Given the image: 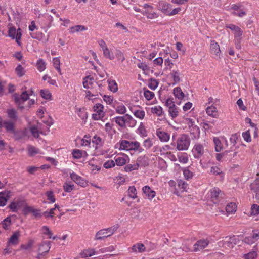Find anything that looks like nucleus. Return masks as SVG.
Returning a JSON list of instances; mask_svg holds the SVG:
<instances>
[{
	"label": "nucleus",
	"mask_w": 259,
	"mask_h": 259,
	"mask_svg": "<svg viewBox=\"0 0 259 259\" xmlns=\"http://www.w3.org/2000/svg\"><path fill=\"white\" fill-rule=\"evenodd\" d=\"M144 95L147 100H150L154 97V93L149 90H145Z\"/></svg>",
	"instance_id": "obj_60"
},
{
	"label": "nucleus",
	"mask_w": 259,
	"mask_h": 259,
	"mask_svg": "<svg viewBox=\"0 0 259 259\" xmlns=\"http://www.w3.org/2000/svg\"><path fill=\"white\" fill-rule=\"evenodd\" d=\"M210 174L215 175H220L221 177H223L222 171L217 166H212L211 167Z\"/></svg>",
	"instance_id": "obj_45"
},
{
	"label": "nucleus",
	"mask_w": 259,
	"mask_h": 259,
	"mask_svg": "<svg viewBox=\"0 0 259 259\" xmlns=\"http://www.w3.org/2000/svg\"><path fill=\"white\" fill-rule=\"evenodd\" d=\"M146 248L142 243H137L131 248V251L135 253H142L145 251Z\"/></svg>",
	"instance_id": "obj_25"
},
{
	"label": "nucleus",
	"mask_w": 259,
	"mask_h": 259,
	"mask_svg": "<svg viewBox=\"0 0 259 259\" xmlns=\"http://www.w3.org/2000/svg\"><path fill=\"white\" fill-rule=\"evenodd\" d=\"M152 113L156 114L158 116H161L163 114L162 108L160 106H155L151 108Z\"/></svg>",
	"instance_id": "obj_37"
},
{
	"label": "nucleus",
	"mask_w": 259,
	"mask_h": 259,
	"mask_svg": "<svg viewBox=\"0 0 259 259\" xmlns=\"http://www.w3.org/2000/svg\"><path fill=\"white\" fill-rule=\"evenodd\" d=\"M221 191L217 187L211 189L208 193V197L214 203H218L219 198L221 196Z\"/></svg>",
	"instance_id": "obj_12"
},
{
	"label": "nucleus",
	"mask_w": 259,
	"mask_h": 259,
	"mask_svg": "<svg viewBox=\"0 0 259 259\" xmlns=\"http://www.w3.org/2000/svg\"><path fill=\"white\" fill-rule=\"evenodd\" d=\"M27 150L28 155L30 156H33L37 154L41 153L39 149L32 145H28Z\"/></svg>",
	"instance_id": "obj_36"
},
{
	"label": "nucleus",
	"mask_w": 259,
	"mask_h": 259,
	"mask_svg": "<svg viewBox=\"0 0 259 259\" xmlns=\"http://www.w3.org/2000/svg\"><path fill=\"white\" fill-rule=\"evenodd\" d=\"M143 7L144 10L143 11L142 14L147 18L153 19L157 18L159 16L158 14L153 10V7L152 6L145 4Z\"/></svg>",
	"instance_id": "obj_10"
},
{
	"label": "nucleus",
	"mask_w": 259,
	"mask_h": 259,
	"mask_svg": "<svg viewBox=\"0 0 259 259\" xmlns=\"http://www.w3.org/2000/svg\"><path fill=\"white\" fill-rule=\"evenodd\" d=\"M178 186L179 188L182 191H187L188 184L185 181L182 180H179L178 182Z\"/></svg>",
	"instance_id": "obj_46"
},
{
	"label": "nucleus",
	"mask_w": 259,
	"mask_h": 259,
	"mask_svg": "<svg viewBox=\"0 0 259 259\" xmlns=\"http://www.w3.org/2000/svg\"><path fill=\"white\" fill-rule=\"evenodd\" d=\"M113 124L108 122L106 123L105 125V131L108 133V134L111 133L113 131H115L114 129L113 128Z\"/></svg>",
	"instance_id": "obj_63"
},
{
	"label": "nucleus",
	"mask_w": 259,
	"mask_h": 259,
	"mask_svg": "<svg viewBox=\"0 0 259 259\" xmlns=\"http://www.w3.org/2000/svg\"><path fill=\"white\" fill-rule=\"evenodd\" d=\"M15 71L17 75L19 77H21L24 74V69L21 65L17 66L15 69Z\"/></svg>",
	"instance_id": "obj_61"
},
{
	"label": "nucleus",
	"mask_w": 259,
	"mask_h": 259,
	"mask_svg": "<svg viewBox=\"0 0 259 259\" xmlns=\"http://www.w3.org/2000/svg\"><path fill=\"white\" fill-rule=\"evenodd\" d=\"M41 231L43 234L49 236V238H52V233L49 228L46 226H44L41 228Z\"/></svg>",
	"instance_id": "obj_59"
},
{
	"label": "nucleus",
	"mask_w": 259,
	"mask_h": 259,
	"mask_svg": "<svg viewBox=\"0 0 259 259\" xmlns=\"http://www.w3.org/2000/svg\"><path fill=\"white\" fill-rule=\"evenodd\" d=\"M51 248L50 242H44L40 245L38 258L40 259L41 256L48 252Z\"/></svg>",
	"instance_id": "obj_17"
},
{
	"label": "nucleus",
	"mask_w": 259,
	"mask_h": 259,
	"mask_svg": "<svg viewBox=\"0 0 259 259\" xmlns=\"http://www.w3.org/2000/svg\"><path fill=\"white\" fill-rule=\"evenodd\" d=\"M210 52L216 56H219L221 53L220 46L217 42L212 40L210 45Z\"/></svg>",
	"instance_id": "obj_21"
},
{
	"label": "nucleus",
	"mask_w": 259,
	"mask_h": 259,
	"mask_svg": "<svg viewBox=\"0 0 259 259\" xmlns=\"http://www.w3.org/2000/svg\"><path fill=\"white\" fill-rule=\"evenodd\" d=\"M7 113L8 117L11 119L16 120L17 119V112L14 109H8Z\"/></svg>",
	"instance_id": "obj_44"
},
{
	"label": "nucleus",
	"mask_w": 259,
	"mask_h": 259,
	"mask_svg": "<svg viewBox=\"0 0 259 259\" xmlns=\"http://www.w3.org/2000/svg\"><path fill=\"white\" fill-rule=\"evenodd\" d=\"M173 94L175 97L178 99H182L184 97V94L180 87L175 88L173 90Z\"/></svg>",
	"instance_id": "obj_35"
},
{
	"label": "nucleus",
	"mask_w": 259,
	"mask_h": 259,
	"mask_svg": "<svg viewBox=\"0 0 259 259\" xmlns=\"http://www.w3.org/2000/svg\"><path fill=\"white\" fill-rule=\"evenodd\" d=\"M115 165V163L114 160H108L105 162L103 164V167L106 169H109L112 167H114Z\"/></svg>",
	"instance_id": "obj_56"
},
{
	"label": "nucleus",
	"mask_w": 259,
	"mask_h": 259,
	"mask_svg": "<svg viewBox=\"0 0 259 259\" xmlns=\"http://www.w3.org/2000/svg\"><path fill=\"white\" fill-rule=\"evenodd\" d=\"M243 241L248 244L252 245L256 242L259 243V230H253L248 236L245 237Z\"/></svg>",
	"instance_id": "obj_11"
},
{
	"label": "nucleus",
	"mask_w": 259,
	"mask_h": 259,
	"mask_svg": "<svg viewBox=\"0 0 259 259\" xmlns=\"http://www.w3.org/2000/svg\"><path fill=\"white\" fill-rule=\"evenodd\" d=\"M158 84L159 82L156 79L151 78L149 82L148 87L152 90H155L158 87Z\"/></svg>",
	"instance_id": "obj_48"
},
{
	"label": "nucleus",
	"mask_w": 259,
	"mask_h": 259,
	"mask_svg": "<svg viewBox=\"0 0 259 259\" xmlns=\"http://www.w3.org/2000/svg\"><path fill=\"white\" fill-rule=\"evenodd\" d=\"M36 66L37 69L40 72L44 71L46 68L45 63L42 59H39L37 60Z\"/></svg>",
	"instance_id": "obj_49"
},
{
	"label": "nucleus",
	"mask_w": 259,
	"mask_h": 259,
	"mask_svg": "<svg viewBox=\"0 0 259 259\" xmlns=\"http://www.w3.org/2000/svg\"><path fill=\"white\" fill-rule=\"evenodd\" d=\"M46 195L47 196L48 199L50 201L51 203H54L55 202L56 199L54 197L53 191H49L46 192Z\"/></svg>",
	"instance_id": "obj_55"
},
{
	"label": "nucleus",
	"mask_w": 259,
	"mask_h": 259,
	"mask_svg": "<svg viewBox=\"0 0 259 259\" xmlns=\"http://www.w3.org/2000/svg\"><path fill=\"white\" fill-rule=\"evenodd\" d=\"M88 28L83 25H77L72 26L70 28V33H73L80 31H85Z\"/></svg>",
	"instance_id": "obj_34"
},
{
	"label": "nucleus",
	"mask_w": 259,
	"mask_h": 259,
	"mask_svg": "<svg viewBox=\"0 0 259 259\" xmlns=\"http://www.w3.org/2000/svg\"><path fill=\"white\" fill-rule=\"evenodd\" d=\"M114 108L116 112L119 114H124L127 111L125 106L122 103H118L114 106Z\"/></svg>",
	"instance_id": "obj_33"
},
{
	"label": "nucleus",
	"mask_w": 259,
	"mask_h": 259,
	"mask_svg": "<svg viewBox=\"0 0 259 259\" xmlns=\"http://www.w3.org/2000/svg\"><path fill=\"white\" fill-rule=\"evenodd\" d=\"M20 232L19 231H15L12 235L8 239L7 243V246L4 249V254H9L11 252V246H16L19 242Z\"/></svg>",
	"instance_id": "obj_4"
},
{
	"label": "nucleus",
	"mask_w": 259,
	"mask_h": 259,
	"mask_svg": "<svg viewBox=\"0 0 259 259\" xmlns=\"http://www.w3.org/2000/svg\"><path fill=\"white\" fill-rule=\"evenodd\" d=\"M153 145V143L151 140L150 139H146L144 141L143 143V146L144 148L146 149H149Z\"/></svg>",
	"instance_id": "obj_64"
},
{
	"label": "nucleus",
	"mask_w": 259,
	"mask_h": 259,
	"mask_svg": "<svg viewBox=\"0 0 259 259\" xmlns=\"http://www.w3.org/2000/svg\"><path fill=\"white\" fill-rule=\"evenodd\" d=\"M172 250L173 253L175 254L180 255L182 253L183 251L187 252L190 251V249L187 245H184L183 247H179V245H175V246H173Z\"/></svg>",
	"instance_id": "obj_22"
},
{
	"label": "nucleus",
	"mask_w": 259,
	"mask_h": 259,
	"mask_svg": "<svg viewBox=\"0 0 259 259\" xmlns=\"http://www.w3.org/2000/svg\"><path fill=\"white\" fill-rule=\"evenodd\" d=\"M192 151L194 157L196 158H199L202 156L204 153L203 146L200 144H195L193 147Z\"/></svg>",
	"instance_id": "obj_16"
},
{
	"label": "nucleus",
	"mask_w": 259,
	"mask_h": 259,
	"mask_svg": "<svg viewBox=\"0 0 259 259\" xmlns=\"http://www.w3.org/2000/svg\"><path fill=\"white\" fill-rule=\"evenodd\" d=\"M74 188V185L70 182H66L63 185V189L66 192H71Z\"/></svg>",
	"instance_id": "obj_43"
},
{
	"label": "nucleus",
	"mask_w": 259,
	"mask_h": 259,
	"mask_svg": "<svg viewBox=\"0 0 259 259\" xmlns=\"http://www.w3.org/2000/svg\"><path fill=\"white\" fill-rule=\"evenodd\" d=\"M115 123L121 127H134L137 124V121L130 115L125 114L122 116H117L113 118Z\"/></svg>",
	"instance_id": "obj_3"
},
{
	"label": "nucleus",
	"mask_w": 259,
	"mask_h": 259,
	"mask_svg": "<svg viewBox=\"0 0 259 259\" xmlns=\"http://www.w3.org/2000/svg\"><path fill=\"white\" fill-rule=\"evenodd\" d=\"M103 55L105 58L110 60H112L114 59L113 54L110 51L109 48L105 50V52H103Z\"/></svg>",
	"instance_id": "obj_58"
},
{
	"label": "nucleus",
	"mask_w": 259,
	"mask_h": 259,
	"mask_svg": "<svg viewBox=\"0 0 259 259\" xmlns=\"http://www.w3.org/2000/svg\"><path fill=\"white\" fill-rule=\"evenodd\" d=\"M92 142L95 145V148L97 149L103 146L104 143V140L97 135H96L93 137Z\"/></svg>",
	"instance_id": "obj_27"
},
{
	"label": "nucleus",
	"mask_w": 259,
	"mask_h": 259,
	"mask_svg": "<svg viewBox=\"0 0 259 259\" xmlns=\"http://www.w3.org/2000/svg\"><path fill=\"white\" fill-rule=\"evenodd\" d=\"M130 110L136 117L140 120L143 119L145 116V112L141 108L135 109L133 108H130Z\"/></svg>",
	"instance_id": "obj_26"
},
{
	"label": "nucleus",
	"mask_w": 259,
	"mask_h": 259,
	"mask_svg": "<svg viewBox=\"0 0 259 259\" xmlns=\"http://www.w3.org/2000/svg\"><path fill=\"white\" fill-rule=\"evenodd\" d=\"M95 254V251L93 249H88L84 250L81 253V256L82 257H87L92 256V255Z\"/></svg>",
	"instance_id": "obj_42"
},
{
	"label": "nucleus",
	"mask_w": 259,
	"mask_h": 259,
	"mask_svg": "<svg viewBox=\"0 0 259 259\" xmlns=\"http://www.w3.org/2000/svg\"><path fill=\"white\" fill-rule=\"evenodd\" d=\"M32 91H30L29 93H28L27 91H24L23 92L20 96L16 94L13 95L15 102L19 108L23 109L25 108H29L31 105L34 104L35 100L34 99H31L28 101L27 105H24V102L29 99V96L32 95Z\"/></svg>",
	"instance_id": "obj_2"
},
{
	"label": "nucleus",
	"mask_w": 259,
	"mask_h": 259,
	"mask_svg": "<svg viewBox=\"0 0 259 259\" xmlns=\"http://www.w3.org/2000/svg\"><path fill=\"white\" fill-rule=\"evenodd\" d=\"M136 162L139 167L147 166L148 164V157L145 155L139 156Z\"/></svg>",
	"instance_id": "obj_32"
},
{
	"label": "nucleus",
	"mask_w": 259,
	"mask_h": 259,
	"mask_svg": "<svg viewBox=\"0 0 259 259\" xmlns=\"http://www.w3.org/2000/svg\"><path fill=\"white\" fill-rule=\"evenodd\" d=\"M53 63L54 67L57 69L58 72L61 74V69L60 67V59L58 57L54 58L53 59Z\"/></svg>",
	"instance_id": "obj_47"
},
{
	"label": "nucleus",
	"mask_w": 259,
	"mask_h": 259,
	"mask_svg": "<svg viewBox=\"0 0 259 259\" xmlns=\"http://www.w3.org/2000/svg\"><path fill=\"white\" fill-rule=\"evenodd\" d=\"M142 191L146 197L149 200H152L156 195V192L148 186L143 187Z\"/></svg>",
	"instance_id": "obj_18"
},
{
	"label": "nucleus",
	"mask_w": 259,
	"mask_h": 259,
	"mask_svg": "<svg viewBox=\"0 0 259 259\" xmlns=\"http://www.w3.org/2000/svg\"><path fill=\"white\" fill-rule=\"evenodd\" d=\"M4 127L6 131L8 133L15 134V124L10 120H3L0 118V128Z\"/></svg>",
	"instance_id": "obj_13"
},
{
	"label": "nucleus",
	"mask_w": 259,
	"mask_h": 259,
	"mask_svg": "<svg viewBox=\"0 0 259 259\" xmlns=\"http://www.w3.org/2000/svg\"><path fill=\"white\" fill-rule=\"evenodd\" d=\"M243 33V31L241 30L240 28H238V29H237L236 32L234 33V37H235V40H241L242 39V35Z\"/></svg>",
	"instance_id": "obj_53"
},
{
	"label": "nucleus",
	"mask_w": 259,
	"mask_h": 259,
	"mask_svg": "<svg viewBox=\"0 0 259 259\" xmlns=\"http://www.w3.org/2000/svg\"><path fill=\"white\" fill-rule=\"evenodd\" d=\"M114 160L117 165L122 166L129 162L130 158L126 154L120 153L115 157Z\"/></svg>",
	"instance_id": "obj_15"
},
{
	"label": "nucleus",
	"mask_w": 259,
	"mask_h": 259,
	"mask_svg": "<svg viewBox=\"0 0 259 259\" xmlns=\"http://www.w3.org/2000/svg\"><path fill=\"white\" fill-rule=\"evenodd\" d=\"M238 241V239L234 236L232 237L227 236L222 241L219 242L218 245L221 247L230 249L233 248Z\"/></svg>",
	"instance_id": "obj_7"
},
{
	"label": "nucleus",
	"mask_w": 259,
	"mask_h": 259,
	"mask_svg": "<svg viewBox=\"0 0 259 259\" xmlns=\"http://www.w3.org/2000/svg\"><path fill=\"white\" fill-rule=\"evenodd\" d=\"M180 110V109L176 105L170 107L168 109L169 115L172 119L178 116Z\"/></svg>",
	"instance_id": "obj_31"
},
{
	"label": "nucleus",
	"mask_w": 259,
	"mask_h": 259,
	"mask_svg": "<svg viewBox=\"0 0 259 259\" xmlns=\"http://www.w3.org/2000/svg\"><path fill=\"white\" fill-rule=\"evenodd\" d=\"M206 112L208 115L213 118H217L219 114L217 108L213 106H210L206 108Z\"/></svg>",
	"instance_id": "obj_30"
},
{
	"label": "nucleus",
	"mask_w": 259,
	"mask_h": 259,
	"mask_svg": "<svg viewBox=\"0 0 259 259\" xmlns=\"http://www.w3.org/2000/svg\"><path fill=\"white\" fill-rule=\"evenodd\" d=\"M128 194L130 197L132 199L137 198V190L134 186H130L128 189Z\"/></svg>",
	"instance_id": "obj_40"
},
{
	"label": "nucleus",
	"mask_w": 259,
	"mask_h": 259,
	"mask_svg": "<svg viewBox=\"0 0 259 259\" xmlns=\"http://www.w3.org/2000/svg\"><path fill=\"white\" fill-rule=\"evenodd\" d=\"M118 227L113 226L112 227L107 229H102L97 232L95 235V240H101L103 238H107L111 236L117 229Z\"/></svg>",
	"instance_id": "obj_6"
},
{
	"label": "nucleus",
	"mask_w": 259,
	"mask_h": 259,
	"mask_svg": "<svg viewBox=\"0 0 259 259\" xmlns=\"http://www.w3.org/2000/svg\"><path fill=\"white\" fill-rule=\"evenodd\" d=\"M94 113L92 114V118L95 120H102L105 116L104 106L100 103L96 104L93 106Z\"/></svg>",
	"instance_id": "obj_9"
},
{
	"label": "nucleus",
	"mask_w": 259,
	"mask_h": 259,
	"mask_svg": "<svg viewBox=\"0 0 259 259\" xmlns=\"http://www.w3.org/2000/svg\"><path fill=\"white\" fill-rule=\"evenodd\" d=\"M10 197L9 191L0 192V206H4Z\"/></svg>",
	"instance_id": "obj_23"
},
{
	"label": "nucleus",
	"mask_w": 259,
	"mask_h": 259,
	"mask_svg": "<svg viewBox=\"0 0 259 259\" xmlns=\"http://www.w3.org/2000/svg\"><path fill=\"white\" fill-rule=\"evenodd\" d=\"M24 202L17 200L11 202L9 205V207L13 212L17 211L18 209L23 205Z\"/></svg>",
	"instance_id": "obj_29"
},
{
	"label": "nucleus",
	"mask_w": 259,
	"mask_h": 259,
	"mask_svg": "<svg viewBox=\"0 0 259 259\" xmlns=\"http://www.w3.org/2000/svg\"><path fill=\"white\" fill-rule=\"evenodd\" d=\"M251 215H257L259 214V205L254 204L252 205L250 210Z\"/></svg>",
	"instance_id": "obj_51"
},
{
	"label": "nucleus",
	"mask_w": 259,
	"mask_h": 259,
	"mask_svg": "<svg viewBox=\"0 0 259 259\" xmlns=\"http://www.w3.org/2000/svg\"><path fill=\"white\" fill-rule=\"evenodd\" d=\"M109 88L112 92L115 93L118 90V87L115 80H110L109 81Z\"/></svg>",
	"instance_id": "obj_50"
},
{
	"label": "nucleus",
	"mask_w": 259,
	"mask_h": 259,
	"mask_svg": "<svg viewBox=\"0 0 259 259\" xmlns=\"http://www.w3.org/2000/svg\"><path fill=\"white\" fill-rule=\"evenodd\" d=\"M115 148L120 150L130 151L134 150L141 153L144 149L141 147L140 143L137 141H130L126 140H121L115 146Z\"/></svg>",
	"instance_id": "obj_1"
},
{
	"label": "nucleus",
	"mask_w": 259,
	"mask_h": 259,
	"mask_svg": "<svg viewBox=\"0 0 259 259\" xmlns=\"http://www.w3.org/2000/svg\"><path fill=\"white\" fill-rule=\"evenodd\" d=\"M213 142L215 146V150L217 152H220L223 149H225V147L223 145V137L221 140L218 137H214Z\"/></svg>",
	"instance_id": "obj_24"
},
{
	"label": "nucleus",
	"mask_w": 259,
	"mask_h": 259,
	"mask_svg": "<svg viewBox=\"0 0 259 259\" xmlns=\"http://www.w3.org/2000/svg\"><path fill=\"white\" fill-rule=\"evenodd\" d=\"M156 135L162 142H168L170 139V135L164 131L157 130L156 131Z\"/></svg>",
	"instance_id": "obj_20"
},
{
	"label": "nucleus",
	"mask_w": 259,
	"mask_h": 259,
	"mask_svg": "<svg viewBox=\"0 0 259 259\" xmlns=\"http://www.w3.org/2000/svg\"><path fill=\"white\" fill-rule=\"evenodd\" d=\"M40 95L41 96L46 99H49L51 97V94L50 92L47 90H42L40 91Z\"/></svg>",
	"instance_id": "obj_62"
},
{
	"label": "nucleus",
	"mask_w": 259,
	"mask_h": 259,
	"mask_svg": "<svg viewBox=\"0 0 259 259\" xmlns=\"http://www.w3.org/2000/svg\"><path fill=\"white\" fill-rule=\"evenodd\" d=\"M8 36L13 39H15L19 46L21 45V39L22 37L21 29H16L14 26H11L9 28Z\"/></svg>",
	"instance_id": "obj_8"
},
{
	"label": "nucleus",
	"mask_w": 259,
	"mask_h": 259,
	"mask_svg": "<svg viewBox=\"0 0 259 259\" xmlns=\"http://www.w3.org/2000/svg\"><path fill=\"white\" fill-rule=\"evenodd\" d=\"M179 161L182 163H186L188 161V157L186 153H182L178 155Z\"/></svg>",
	"instance_id": "obj_52"
},
{
	"label": "nucleus",
	"mask_w": 259,
	"mask_h": 259,
	"mask_svg": "<svg viewBox=\"0 0 259 259\" xmlns=\"http://www.w3.org/2000/svg\"><path fill=\"white\" fill-rule=\"evenodd\" d=\"M210 243V240L206 239H201L198 240L194 245L193 251L197 252L205 248Z\"/></svg>",
	"instance_id": "obj_14"
},
{
	"label": "nucleus",
	"mask_w": 259,
	"mask_h": 259,
	"mask_svg": "<svg viewBox=\"0 0 259 259\" xmlns=\"http://www.w3.org/2000/svg\"><path fill=\"white\" fill-rule=\"evenodd\" d=\"M170 75L174 81L172 84L174 85L179 83L180 81L181 74L179 70H173L170 72Z\"/></svg>",
	"instance_id": "obj_28"
},
{
	"label": "nucleus",
	"mask_w": 259,
	"mask_h": 259,
	"mask_svg": "<svg viewBox=\"0 0 259 259\" xmlns=\"http://www.w3.org/2000/svg\"><path fill=\"white\" fill-rule=\"evenodd\" d=\"M93 79L90 76H87L84 78V81L83 82V85L84 88H89V84L92 83V81Z\"/></svg>",
	"instance_id": "obj_54"
},
{
	"label": "nucleus",
	"mask_w": 259,
	"mask_h": 259,
	"mask_svg": "<svg viewBox=\"0 0 259 259\" xmlns=\"http://www.w3.org/2000/svg\"><path fill=\"white\" fill-rule=\"evenodd\" d=\"M139 168V166H138V164L136 162H134L133 164H130L126 165L125 167V170L126 172H131L133 170H137Z\"/></svg>",
	"instance_id": "obj_38"
},
{
	"label": "nucleus",
	"mask_w": 259,
	"mask_h": 259,
	"mask_svg": "<svg viewBox=\"0 0 259 259\" xmlns=\"http://www.w3.org/2000/svg\"><path fill=\"white\" fill-rule=\"evenodd\" d=\"M11 225V218L10 217L6 218L2 222V227L7 230L8 229V227Z\"/></svg>",
	"instance_id": "obj_57"
},
{
	"label": "nucleus",
	"mask_w": 259,
	"mask_h": 259,
	"mask_svg": "<svg viewBox=\"0 0 259 259\" xmlns=\"http://www.w3.org/2000/svg\"><path fill=\"white\" fill-rule=\"evenodd\" d=\"M236 205L234 203L228 204L226 207V212L229 214L233 213L236 211Z\"/></svg>",
	"instance_id": "obj_41"
},
{
	"label": "nucleus",
	"mask_w": 259,
	"mask_h": 259,
	"mask_svg": "<svg viewBox=\"0 0 259 259\" xmlns=\"http://www.w3.org/2000/svg\"><path fill=\"white\" fill-rule=\"evenodd\" d=\"M190 144L189 137L185 134L180 136L177 140V149L179 151L186 150Z\"/></svg>",
	"instance_id": "obj_5"
},
{
	"label": "nucleus",
	"mask_w": 259,
	"mask_h": 259,
	"mask_svg": "<svg viewBox=\"0 0 259 259\" xmlns=\"http://www.w3.org/2000/svg\"><path fill=\"white\" fill-rule=\"evenodd\" d=\"M257 253L256 250H253L243 255L244 259H256Z\"/></svg>",
	"instance_id": "obj_39"
},
{
	"label": "nucleus",
	"mask_w": 259,
	"mask_h": 259,
	"mask_svg": "<svg viewBox=\"0 0 259 259\" xmlns=\"http://www.w3.org/2000/svg\"><path fill=\"white\" fill-rule=\"evenodd\" d=\"M158 7V9L162 13L168 15V13L169 12V10L171 8V5L165 2L161 1L159 3Z\"/></svg>",
	"instance_id": "obj_19"
}]
</instances>
